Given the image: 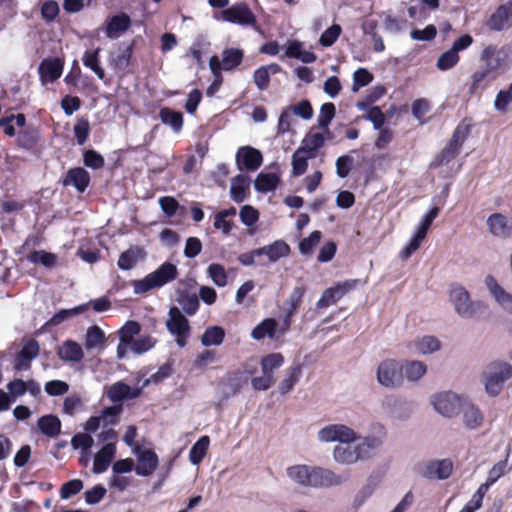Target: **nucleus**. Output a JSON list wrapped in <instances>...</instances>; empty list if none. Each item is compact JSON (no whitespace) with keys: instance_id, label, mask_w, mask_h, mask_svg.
<instances>
[{"instance_id":"nucleus-44","label":"nucleus","mask_w":512,"mask_h":512,"mask_svg":"<svg viewBox=\"0 0 512 512\" xmlns=\"http://www.w3.org/2000/svg\"><path fill=\"white\" fill-rule=\"evenodd\" d=\"M210 439L208 436H202L198 441L191 447L189 451V460L192 464L198 465L202 462L207 454Z\"/></svg>"},{"instance_id":"nucleus-37","label":"nucleus","mask_w":512,"mask_h":512,"mask_svg":"<svg viewBox=\"0 0 512 512\" xmlns=\"http://www.w3.org/2000/svg\"><path fill=\"white\" fill-rule=\"evenodd\" d=\"M279 182L280 178L276 173L261 172L254 181V187L258 192L267 193L275 190Z\"/></svg>"},{"instance_id":"nucleus-24","label":"nucleus","mask_w":512,"mask_h":512,"mask_svg":"<svg viewBox=\"0 0 512 512\" xmlns=\"http://www.w3.org/2000/svg\"><path fill=\"white\" fill-rule=\"evenodd\" d=\"M250 193V179L248 176L238 174L231 180L230 194L236 203L243 202Z\"/></svg>"},{"instance_id":"nucleus-54","label":"nucleus","mask_w":512,"mask_h":512,"mask_svg":"<svg viewBox=\"0 0 512 512\" xmlns=\"http://www.w3.org/2000/svg\"><path fill=\"white\" fill-rule=\"evenodd\" d=\"M140 331L141 325L137 321H127L119 331V339L122 343L130 345Z\"/></svg>"},{"instance_id":"nucleus-8","label":"nucleus","mask_w":512,"mask_h":512,"mask_svg":"<svg viewBox=\"0 0 512 512\" xmlns=\"http://www.w3.org/2000/svg\"><path fill=\"white\" fill-rule=\"evenodd\" d=\"M359 280L350 279L344 282H339L333 287H329L322 293L321 297L316 303L318 309L327 308L332 304H335L345 294L355 289Z\"/></svg>"},{"instance_id":"nucleus-43","label":"nucleus","mask_w":512,"mask_h":512,"mask_svg":"<svg viewBox=\"0 0 512 512\" xmlns=\"http://www.w3.org/2000/svg\"><path fill=\"white\" fill-rule=\"evenodd\" d=\"M88 309V304H81L71 309H61L56 312L47 322L49 326L60 325L65 320L77 316Z\"/></svg>"},{"instance_id":"nucleus-7","label":"nucleus","mask_w":512,"mask_h":512,"mask_svg":"<svg viewBox=\"0 0 512 512\" xmlns=\"http://www.w3.org/2000/svg\"><path fill=\"white\" fill-rule=\"evenodd\" d=\"M221 17L226 22L242 26H255L257 23L256 16L244 2L234 4L233 6L223 10L221 12Z\"/></svg>"},{"instance_id":"nucleus-21","label":"nucleus","mask_w":512,"mask_h":512,"mask_svg":"<svg viewBox=\"0 0 512 512\" xmlns=\"http://www.w3.org/2000/svg\"><path fill=\"white\" fill-rule=\"evenodd\" d=\"M116 454V444H105L94 456L93 472L101 474L105 472Z\"/></svg>"},{"instance_id":"nucleus-31","label":"nucleus","mask_w":512,"mask_h":512,"mask_svg":"<svg viewBox=\"0 0 512 512\" xmlns=\"http://www.w3.org/2000/svg\"><path fill=\"white\" fill-rule=\"evenodd\" d=\"M106 341L105 333L98 325L88 327L84 342V346L87 350L104 349Z\"/></svg>"},{"instance_id":"nucleus-60","label":"nucleus","mask_w":512,"mask_h":512,"mask_svg":"<svg viewBox=\"0 0 512 512\" xmlns=\"http://www.w3.org/2000/svg\"><path fill=\"white\" fill-rule=\"evenodd\" d=\"M83 481L80 479H72L65 482L60 488V497L69 499L77 495L83 489Z\"/></svg>"},{"instance_id":"nucleus-49","label":"nucleus","mask_w":512,"mask_h":512,"mask_svg":"<svg viewBox=\"0 0 512 512\" xmlns=\"http://www.w3.org/2000/svg\"><path fill=\"white\" fill-rule=\"evenodd\" d=\"M284 363V356L281 353H270L261 359L263 374L273 376L276 369Z\"/></svg>"},{"instance_id":"nucleus-28","label":"nucleus","mask_w":512,"mask_h":512,"mask_svg":"<svg viewBox=\"0 0 512 512\" xmlns=\"http://www.w3.org/2000/svg\"><path fill=\"white\" fill-rule=\"evenodd\" d=\"M489 231L498 237H508L511 235L512 227L508 224V219L501 213H494L487 220Z\"/></svg>"},{"instance_id":"nucleus-18","label":"nucleus","mask_w":512,"mask_h":512,"mask_svg":"<svg viewBox=\"0 0 512 512\" xmlns=\"http://www.w3.org/2000/svg\"><path fill=\"white\" fill-rule=\"evenodd\" d=\"M453 471V463L450 459L430 461L426 464L423 475L429 479L445 480Z\"/></svg>"},{"instance_id":"nucleus-35","label":"nucleus","mask_w":512,"mask_h":512,"mask_svg":"<svg viewBox=\"0 0 512 512\" xmlns=\"http://www.w3.org/2000/svg\"><path fill=\"white\" fill-rule=\"evenodd\" d=\"M315 158L313 153H307L304 148H298L292 155V176H302L308 168V160Z\"/></svg>"},{"instance_id":"nucleus-47","label":"nucleus","mask_w":512,"mask_h":512,"mask_svg":"<svg viewBox=\"0 0 512 512\" xmlns=\"http://www.w3.org/2000/svg\"><path fill=\"white\" fill-rule=\"evenodd\" d=\"M305 293L306 287L304 285L296 286L293 288L287 300L286 311H288V316H294L296 314L297 310L300 308L303 302Z\"/></svg>"},{"instance_id":"nucleus-61","label":"nucleus","mask_w":512,"mask_h":512,"mask_svg":"<svg viewBox=\"0 0 512 512\" xmlns=\"http://www.w3.org/2000/svg\"><path fill=\"white\" fill-rule=\"evenodd\" d=\"M440 213V208L433 207L431 208L422 218L416 233L420 235L421 237L425 238L427 235V232L432 225L433 221L436 219V217Z\"/></svg>"},{"instance_id":"nucleus-17","label":"nucleus","mask_w":512,"mask_h":512,"mask_svg":"<svg viewBox=\"0 0 512 512\" xmlns=\"http://www.w3.org/2000/svg\"><path fill=\"white\" fill-rule=\"evenodd\" d=\"M485 284L497 303L508 313L512 314V294L505 291L492 275L486 276Z\"/></svg>"},{"instance_id":"nucleus-5","label":"nucleus","mask_w":512,"mask_h":512,"mask_svg":"<svg viewBox=\"0 0 512 512\" xmlns=\"http://www.w3.org/2000/svg\"><path fill=\"white\" fill-rule=\"evenodd\" d=\"M166 326L168 331L176 337L178 346L184 347L190 334V325L178 307L173 306L169 309V319L166 322Z\"/></svg>"},{"instance_id":"nucleus-38","label":"nucleus","mask_w":512,"mask_h":512,"mask_svg":"<svg viewBox=\"0 0 512 512\" xmlns=\"http://www.w3.org/2000/svg\"><path fill=\"white\" fill-rule=\"evenodd\" d=\"M225 335L226 333L223 327L218 325L209 326L201 336V343L206 347L219 346L223 343Z\"/></svg>"},{"instance_id":"nucleus-29","label":"nucleus","mask_w":512,"mask_h":512,"mask_svg":"<svg viewBox=\"0 0 512 512\" xmlns=\"http://www.w3.org/2000/svg\"><path fill=\"white\" fill-rule=\"evenodd\" d=\"M144 256L143 248L138 246L131 247L120 254L117 265L121 270H131Z\"/></svg>"},{"instance_id":"nucleus-30","label":"nucleus","mask_w":512,"mask_h":512,"mask_svg":"<svg viewBox=\"0 0 512 512\" xmlns=\"http://www.w3.org/2000/svg\"><path fill=\"white\" fill-rule=\"evenodd\" d=\"M333 454L334 459L341 464H352L364 458V454L358 450L357 446L351 447L350 445H337Z\"/></svg>"},{"instance_id":"nucleus-50","label":"nucleus","mask_w":512,"mask_h":512,"mask_svg":"<svg viewBox=\"0 0 512 512\" xmlns=\"http://www.w3.org/2000/svg\"><path fill=\"white\" fill-rule=\"evenodd\" d=\"M512 103V83L506 89H501L494 100V108L501 114L508 112L509 105Z\"/></svg>"},{"instance_id":"nucleus-58","label":"nucleus","mask_w":512,"mask_h":512,"mask_svg":"<svg viewBox=\"0 0 512 512\" xmlns=\"http://www.w3.org/2000/svg\"><path fill=\"white\" fill-rule=\"evenodd\" d=\"M404 373L408 380L417 381L426 373V366L420 361H411L404 366Z\"/></svg>"},{"instance_id":"nucleus-1","label":"nucleus","mask_w":512,"mask_h":512,"mask_svg":"<svg viewBox=\"0 0 512 512\" xmlns=\"http://www.w3.org/2000/svg\"><path fill=\"white\" fill-rule=\"evenodd\" d=\"M179 275L178 268L171 262H164L155 271L140 280H133L131 285L135 294H145L150 290L161 288L174 281Z\"/></svg>"},{"instance_id":"nucleus-48","label":"nucleus","mask_w":512,"mask_h":512,"mask_svg":"<svg viewBox=\"0 0 512 512\" xmlns=\"http://www.w3.org/2000/svg\"><path fill=\"white\" fill-rule=\"evenodd\" d=\"M27 260L33 264H42L46 268H52L57 263V256L44 250H34L28 256Z\"/></svg>"},{"instance_id":"nucleus-53","label":"nucleus","mask_w":512,"mask_h":512,"mask_svg":"<svg viewBox=\"0 0 512 512\" xmlns=\"http://www.w3.org/2000/svg\"><path fill=\"white\" fill-rule=\"evenodd\" d=\"M325 144V136L321 133H313L308 134L300 148H304L307 153H313L314 156H317V151Z\"/></svg>"},{"instance_id":"nucleus-55","label":"nucleus","mask_w":512,"mask_h":512,"mask_svg":"<svg viewBox=\"0 0 512 512\" xmlns=\"http://www.w3.org/2000/svg\"><path fill=\"white\" fill-rule=\"evenodd\" d=\"M322 233L319 230H315L310 233L306 238H303L299 243V251L303 255L312 254L314 248L320 243Z\"/></svg>"},{"instance_id":"nucleus-32","label":"nucleus","mask_w":512,"mask_h":512,"mask_svg":"<svg viewBox=\"0 0 512 512\" xmlns=\"http://www.w3.org/2000/svg\"><path fill=\"white\" fill-rule=\"evenodd\" d=\"M159 118L161 122L172 128L175 133H180L183 128V114L169 107H163L159 110Z\"/></svg>"},{"instance_id":"nucleus-46","label":"nucleus","mask_w":512,"mask_h":512,"mask_svg":"<svg viewBox=\"0 0 512 512\" xmlns=\"http://www.w3.org/2000/svg\"><path fill=\"white\" fill-rule=\"evenodd\" d=\"M336 108L335 105L331 102H327L322 104L320 108V113L317 119V123L320 129L326 131L328 134H331L329 129V125L333 118L335 117Z\"/></svg>"},{"instance_id":"nucleus-12","label":"nucleus","mask_w":512,"mask_h":512,"mask_svg":"<svg viewBox=\"0 0 512 512\" xmlns=\"http://www.w3.org/2000/svg\"><path fill=\"white\" fill-rule=\"evenodd\" d=\"M137 465L135 472L139 476L147 477L154 473L159 464L158 455L152 449H136Z\"/></svg>"},{"instance_id":"nucleus-25","label":"nucleus","mask_w":512,"mask_h":512,"mask_svg":"<svg viewBox=\"0 0 512 512\" xmlns=\"http://www.w3.org/2000/svg\"><path fill=\"white\" fill-rule=\"evenodd\" d=\"M278 322L274 318H265L258 325H256L252 332L251 337L254 340L260 341L266 337L274 339L278 333Z\"/></svg>"},{"instance_id":"nucleus-52","label":"nucleus","mask_w":512,"mask_h":512,"mask_svg":"<svg viewBox=\"0 0 512 512\" xmlns=\"http://www.w3.org/2000/svg\"><path fill=\"white\" fill-rule=\"evenodd\" d=\"M460 61V56L452 48L443 52L436 62V67L440 71H447L455 67Z\"/></svg>"},{"instance_id":"nucleus-63","label":"nucleus","mask_w":512,"mask_h":512,"mask_svg":"<svg viewBox=\"0 0 512 512\" xmlns=\"http://www.w3.org/2000/svg\"><path fill=\"white\" fill-rule=\"evenodd\" d=\"M373 81V74L366 68H358L353 74L352 90L356 92L359 88L369 85Z\"/></svg>"},{"instance_id":"nucleus-2","label":"nucleus","mask_w":512,"mask_h":512,"mask_svg":"<svg viewBox=\"0 0 512 512\" xmlns=\"http://www.w3.org/2000/svg\"><path fill=\"white\" fill-rule=\"evenodd\" d=\"M512 378V365L507 362L495 361L487 366L485 372V390L492 396H498L507 380Z\"/></svg>"},{"instance_id":"nucleus-9","label":"nucleus","mask_w":512,"mask_h":512,"mask_svg":"<svg viewBox=\"0 0 512 512\" xmlns=\"http://www.w3.org/2000/svg\"><path fill=\"white\" fill-rule=\"evenodd\" d=\"M432 404L441 415L453 417L460 412L462 400L452 392H443L433 396Z\"/></svg>"},{"instance_id":"nucleus-3","label":"nucleus","mask_w":512,"mask_h":512,"mask_svg":"<svg viewBox=\"0 0 512 512\" xmlns=\"http://www.w3.org/2000/svg\"><path fill=\"white\" fill-rule=\"evenodd\" d=\"M450 301L454 304L456 312L463 318H473L487 311V305L481 302H472L468 291L460 286H452Z\"/></svg>"},{"instance_id":"nucleus-40","label":"nucleus","mask_w":512,"mask_h":512,"mask_svg":"<svg viewBox=\"0 0 512 512\" xmlns=\"http://www.w3.org/2000/svg\"><path fill=\"white\" fill-rule=\"evenodd\" d=\"M244 53L239 48H226L222 52V65L224 71L237 68L243 61Z\"/></svg>"},{"instance_id":"nucleus-34","label":"nucleus","mask_w":512,"mask_h":512,"mask_svg":"<svg viewBox=\"0 0 512 512\" xmlns=\"http://www.w3.org/2000/svg\"><path fill=\"white\" fill-rule=\"evenodd\" d=\"M40 139V132L34 125H28L17 135V144L19 147L32 150L36 147Z\"/></svg>"},{"instance_id":"nucleus-42","label":"nucleus","mask_w":512,"mask_h":512,"mask_svg":"<svg viewBox=\"0 0 512 512\" xmlns=\"http://www.w3.org/2000/svg\"><path fill=\"white\" fill-rule=\"evenodd\" d=\"M177 302L182 307L183 311L189 316L194 315L200 306L198 296L187 291H181L178 293Z\"/></svg>"},{"instance_id":"nucleus-19","label":"nucleus","mask_w":512,"mask_h":512,"mask_svg":"<svg viewBox=\"0 0 512 512\" xmlns=\"http://www.w3.org/2000/svg\"><path fill=\"white\" fill-rule=\"evenodd\" d=\"M496 75L485 69H479L471 75V83L468 93L471 96H481L484 90L489 86L490 82L495 80Z\"/></svg>"},{"instance_id":"nucleus-26","label":"nucleus","mask_w":512,"mask_h":512,"mask_svg":"<svg viewBox=\"0 0 512 512\" xmlns=\"http://www.w3.org/2000/svg\"><path fill=\"white\" fill-rule=\"evenodd\" d=\"M57 354L65 362H80L84 358L81 345L74 340L64 341Z\"/></svg>"},{"instance_id":"nucleus-14","label":"nucleus","mask_w":512,"mask_h":512,"mask_svg":"<svg viewBox=\"0 0 512 512\" xmlns=\"http://www.w3.org/2000/svg\"><path fill=\"white\" fill-rule=\"evenodd\" d=\"M91 177L83 167L70 168L62 180L64 187L73 186L79 193L85 192L90 185Z\"/></svg>"},{"instance_id":"nucleus-45","label":"nucleus","mask_w":512,"mask_h":512,"mask_svg":"<svg viewBox=\"0 0 512 512\" xmlns=\"http://www.w3.org/2000/svg\"><path fill=\"white\" fill-rule=\"evenodd\" d=\"M287 475L301 486H310L311 467L294 465L287 469Z\"/></svg>"},{"instance_id":"nucleus-13","label":"nucleus","mask_w":512,"mask_h":512,"mask_svg":"<svg viewBox=\"0 0 512 512\" xmlns=\"http://www.w3.org/2000/svg\"><path fill=\"white\" fill-rule=\"evenodd\" d=\"M64 61L58 57L45 58L38 67L40 80L43 84L53 83L62 75Z\"/></svg>"},{"instance_id":"nucleus-11","label":"nucleus","mask_w":512,"mask_h":512,"mask_svg":"<svg viewBox=\"0 0 512 512\" xmlns=\"http://www.w3.org/2000/svg\"><path fill=\"white\" fill-rule=\"evenodd\" d=\"M263 162L262 153L251 146H244L238 149L236 163L239 170L256 171Z\"/></svg>"},{"instance_id":"nucleus-36","label":"nucleus","mask_w":512,"mask_h":512,"mask_svg":"<svg viewBox=\"0 0 512 512\" xmlns=\"http://www.w3.org/2000/svg\"><path fill=\"white\" fill-rule=\"evenodd\" d=\"M302 376V365L297 363L290 366L287 370L286 377L279 384V392L282 395L289 393L295 384H297Z\"/></svg>"},{"instance_id":"nucleus-20","label":"nucleus","mask_w":512,"mask_h":512,"mask_svg":"<svg viewBox=\"0 0 512 512\" xmlns=\"http://www.w3.org/2000/svg\"><path fill=\"white\" fill-rule=\"evenodd\" d=\"M142 393V388H131L128 384L119 381L114 383L108 390V398L116 403L126 399L138 398Z\"/></svg>"},{"instance_id":"nucleus-41","label":"nucleus","mask_w":512,"mask_h":512,"mask_svg":"<svg viewBox=\"0 0 512 512\" xmlns=\"http://www.w3.org/2000/svg\"><path fill=\"white\" fill-rule=\"evenodd\" d=\"M460 411H463V421L468 429H475L482 424L483 415L476 406L472 404H462Z\"/></svg>"},{"instance_id":"nucleus-10","label":"nucleus","mask_w":512,"mask_h":512,"mask_svg":"<svg viewBox=\"0 0 512 512\" xmlns=\"http://www.w3.org/2000/svg\"><path fill=\"white\" fill-rule=\"evenodd\" d=\"M512 26V0L497 7L486 21L490 31H502Z\"/></svg>"},{"instance_id":"nucleus-27","label":"nucleus","mask_w":512,"mask_h":512,"mask_svg":"<svg viewBox=\"0 0 512 512\" xmlns=\"http://www.w3.org/2000/svg\"><path fill=\"white\" fill-rule=\"evenodd\" d=\"M61 421L53 414L41 416L37 420L40 432L48 438H56L61 433Z\"/></svg>"},{"instance_id":"nucleus-39","label":"nucleus","mask_w":512,"mask_h":512,"mask_svg":"<svg viewBox=\"0 0 512 512\" xmlns=\"http://www.w3.org/2000/svg\"><path fill=\"white\" fill-rule=\"evenodd\" d=\"M100 48L94 50H87L83 54L82 62L85 67L91 69L99 79H104L105 70L100 65Z\"/></svg>"},{"instance_id":"nucleus-15","label":"nucleus","mask_w":512,"mask_h":512,"mask_svg":"<svg viewBox=\"0 0 512 512\" xmlns=\"http://www.w3.org/2000/svg\"><path fill=\"white\" fill-rule=\"evenodd\" d=\"M39 352L40 346L38 341L34 338H30L18 352L15 358L14 368L16 370L29 369L31 361L39 355Z\"/></svg>"},{"instance_id":"nucleus-6","label":"nucleus","mask_w":512,"mask_h":512,"mask_svg":"<svg viewBox=\"0 0 512 512\" xmlns=\"http://www.w3.org/2000/svg\"><path fill=\"white\" fill-rule=\"evenodd\" d=\"M377 380L388 388L400 386L403 381V367L396 360H384L378 366Z\"/></svg>"},{"instance_id":"nucleus-51","label":"nucleus","mask_w":512,"mask_h":512,"mask_svg":"<svg viewBox=\"0 0 512 512\" xmlns=\"http://www.w3.org/2000/svg\"><path fill=\"white\" fill-rule=\"evenodd\" d=\"M74 137L78 145H84L90 135V123L87 117H79L73 128Z\"/></svg>"},{"instance_id":"nucleus-64","label":"nucleus","mask_w":512,"mask_h":512,"mask_svg":"<svg viewBox=\"0 0 512 512\" xmlns=\"http://www.w3.org/2000/svg\"><path fill=\"white\" fill-rule=\"evenodd\" d=\"M437 35V28L433 24L427 25L424 29H413L410 32V37L417 41H431Z\"/></svg>"},{"instance_id":"nucleus-59","label":"nucleus","mask_w":512,"mask_h":512,"mask_svg":"<svg viewBox=\"0 0 512 512\" xmlns=\"http://www.w3.org/2000/svg\"><path fill=\"white\" fill-rule=\"evenodd\" d=\"M417 350L422 354L433 353L440 349V341L434 336H424L415 343Z\"/></svg>"},{"instance_id":"nucleus-62","label":"nucleus","mask_w":512,"mask_h":512,"mask_svg":"<svg viewBox=\"0 0 512 512\" xmlns=\"http://www.w3.org/2000/svg\"><path fill=\"white\" fill-rule=\"evenodd\" d=\"M209 277L219 287L227 284V275L224 267L217 263H212L207 269Z\"/></svg>"},{"instance_id":"nucleus-57","label":"nucleus","mask_w":512,"mask_h":512,"mask_svg":"<svg viewBox=\"0 0 512 512\" xmlns=\"http://www.w3.org/2000/svg\"><path fill=\"white\" fill-rule=\"evenodd\" d=\"M83 163L86 167L98 170L104 167V157L94 149L85 150L83 153Z\"/></svg>"},{"instance_id":"nucleus-56","label":"nucleus","mask_w":512,"mask_h":512,"mask_svg":"<svg viewBox=\"0 0 512 512\" xmlns=\"http://www.w3.org/2000/svg\"><path fill=\"white\" fill-rule=\"evenodd\" d=\"M341 33V26L339 24H333L321 34L319 44L323 47H330L338 40Z\"/></svg>"},{"instance_id":"nucleus-23","label":"nucleus","mask_w":512,"mask_h":512,"mask_svg":"<svg viewBox=\"0 0 512 512\" xmlns=\"http://www.w3.org/2000/svg\"><path fill=\"white\" fill-rule=\"evenodd\" d=\"M281 66L277 63L260 66L253 73V80L255 85L260 91L267 90L270 84V75L280 73Z\"/></svg>"},{"instance_id":"nucleus-33","label":"nucleus","mask_w":512,"mask_h":512,"mask_svg":"<svg viewBox=\"0 0 512 512\" xmlns=\"http://www.w3.org/2000/svg\"><path fill=\"white\" fill-rule=\"evenodd\" d=\"M130 26L131 19L127 14L121 13L114 15L107 22L106 34L108 37L113 38L118 34L127 31Z\"/></svg>"},{"instance_id":"nucleus-22","label":"nucleus","mask_w":512,"mask_h":512,"mask_svg":"<svg viewBox=\"0 0 512 512\" xmlns=\"http://www.w3.org/2000/svg\"><path fill=\"white\" fill-rule=\"evenodd\" d=\"M258 255H266L270 262H276L280 258L290 254V246L283 240H276L273 243L257 248Z\"/></svg>"},{"instance_id":"nucleus-4","label":"nucleus","mask_w":512,"mask_h":512,"mask_svg":"<svg viewBox=\"0 0 512 512\" xmlns=\"http://www.w3.org/2000/svg\"><path fill=\"white\" fill-rule=\"evenodd\" d=\"M480 61L484 64V68L496 77L509 67L507 52L496 45L486 46L480 54Z\"/></svg>"},{"instance_id":"nucleus-16","label":"nucleus","mask_w":512,"mask_h":512,"mask_svg":"<svg viewBox=\"0 0 512 512\" xmlns=\"http://www.w3.org/2000/svg\"><path fill=\"white\" fill-rule=\"evenodd\" d=\"M344 479L329 469L311 467L310 486L330 487L340 485Z\"/></svg>"}]
</instances>
